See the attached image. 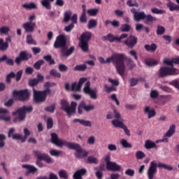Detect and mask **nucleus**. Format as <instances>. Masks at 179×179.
<instances>
[{
	"instance_id": "62",
	"label": "nucleus",
	"mask_w": 179,
	"mask_h": 179,
	"mask_svg": "<svg viewBox=\"0 0 179 179\" xmlns=\"http://www.w3.org/2000/svg\"><path fill=\"white\" fill-rule=\"evenodd\" d=\"M62 151L61 150H51L50 151V154L51 155V156H55L56 157H58V156H59V155H62Z\"/></svg>"
},
{
	"instance_id": "40",
	"label": "nucleus",
	"mask_w": 179,
	"mask_h": 179,
	"mask_svg": "<svg viewBox=\"0 0 179 179\" xmlns=\"http://www.w3.org/2000/svg\"><path fill=\"white\" fill-rule=\"evenodd\" d=\"M44 63H45V62L43 59L38 60L34 64V69H36V71H39V69H41V65H44Z\"/></svg>"
},
{
	"instance_id": "33",
	"label": "nucleus",
	"mask_w": 179,
	"mask_h": 179,
	"mask_svg": "<svg viewBox=\"0 0 179 179\" xmlns=\"http://www.w3.org/2000/svg\"><path fill=\"white\" fill-rule=\"evenodd\" d=\"M22 169H27L28 170L29 173H36L37 171V168H36L34 166L29 165V164H22Z\"/></svg>"
},
{
	"instance_id": "49",
	"label": "nucleus",
	"mask_w": 179,
	"mask_h": 179,
	"mask_svg": "<svg viewBox=\"0 0 179 179\" xmlns=\"http://www.w3.org/2000/svg\"><path fill=\"white\" fill-rule=\"evenodd\" d=\"M59 174V177L60 178H63V179H68L69 178V176H68V173L66 172V171L62 169L58 172Z\"/></svg>"
},
{
	"instance_id": "26",
	"label": "nucleus",
	"mask_w": 179,
	"mask_h": 179,
	"mask_svg": "<svg viewBox=\"0 0 179 179\" xmlns=\"http://www.w3.org/2000/svg\"><path fill=\"white\" fill-rule=\"evenodd\" d=\"M144 147L145 148V149L149 150L150 149H155V148H157V145H156V143L155 142H153L150 140H146L145 142Z\"/></svg>"
},
{
	"instance_id": "32",
	"label": "nucleus",
	"mask_w": 179,
	"mask_h": 179,
	"mask_svg": "<svg viewBox=\"0 0 179 179\" xmlns=\"http://www.w3.org/2000/svg\"><path fill=\"white\" fill-rule=\"evenodd\" d=\"M14 78H16V73H15L13 71H11L6 77V83L10 85V83H12V79Z\"/></svg>"
},
{
	"instance_id": "50",
	"label": "nucleus",
	"mask_w": 179,
	"mask_h": 179,
	"mask_svg": "<svg viewBox=\"0 0 179 179\" xmlns=\"http://www.w3.org/2000/svg\"><path fill=\"white\" fill-rule=\"evenodd\" d=\"M120 30L123 33H128V31H129V30H131V25H129L128 24H124L122 25Z\"/></svg>"
},
{
	"instance_id": "27",
	"label": "nucleus",
	"mask_w": 179,
	"mask_h": 179,
	"mask_svg": "<svg viewBox=\"0 0 179 179\" xmlns=\"http://www.w3.org/2000/svg\"><path fill=\"white\" fill-rule=\"evenodd\" d=\"M79 46L83 52H87L89 51V42L80 41Z\"/></svg>"
},
{
	"instance_id": "10",
	"label": "nucleus",
	"mask_w": 179,
	"mask_h": 179,
	"mask_svg": "<svg viewBox=\"0 0 179 179\" xmlns=\"http://www.w3.org/2000/svg\"><path fill=\"white\" fill-rule=\"evenodd\" d=\"M13 95L17 96L20 101H27L30 97V93H29L28 90H22L20 91L14 90L13 92Z\"/></svg>"
},
{
	"instance_id": "43",
	"label": "nucleus",
	"mask_w": 179,
	"mask_h": 179,
	"mask_svg": "<svg viewBox=\"0 0 179 179\" xmlns=\"http://www.w3.org/2000/svg\"><path fill=\"white\" fill-rule=\"evenodd\" d=\"M126 5H127V6H129V8H134V6H135L136 8H139V4L138 3V2H136V0H128L126 3Z\"/></svg>"
},
{
	"instance_id": "19",
	"label": "nucleus",
	"mask_w": 179,
	"mask_h": 179,
	"mask_svg": "<svg viewBox=\"0 0 179 179\" xmlns=\"http://www.w3.org/2000/svg\"><path fill=\"white\" fill-rule=\"evenodd\" d=\"M8 113L9 110H8L7 109L0 108V121H6V122L10 121V117L6 116V115L8 114Z\"/></svg>"
},
{
	"instance_id": "52",
	"label": "nucleus",
	"mask_w": 179,
	"mask_h": 179,
	"mask_svg": "<svg viewBox=\"0 0 179 179\" xmlns=\"http://www.w3.org/2000/svg\"><path fill=\"white\" fill-rule=\"evenodd\" d=\"M82 89V87L79 85L77 83H73L71 85V91L72 92H79Z\"/></svg>"
},
{
	"instance_id": "60",
	"label": "nucleus",
	"mask_w": 179,
	"mask_h": 179,
	"mask_svg": "<svg viewBox=\"0 0 179 179\" xmlns=\"http://www.w3.org/2000/svg\"><path fill=\"white\" fill-rule=\"evenodd\" d=\"M27 42L28 44H34V45L37 44V42L33 39V36H31V35H28L27 36Z\"/></svg>"
},
{
	"instance_id": "23",
	"label": "nucleus",
	"mask_w": 179,
	"mask_h": 179,
	"mask_svg": "<svg viewBox=\"0 0 179 179\" xmlns=\"http://www.w3.org/2000/svg\"><path fill=\"white\" fill-rule=\"evenodd\" d=\"M92 40V32L87 31L83 33L80 36V41H87L89 43Z\"/></svg>"
},
{
	"instance_id": "29",
	"label": "nucleus",
	"mask_w": 179,
	"mask_h": 179,
	"mask_svg": "<svg viewBox=\"0 0 179 179\" xmlns=\"http://www.w3.org/2000/svg\"><path fill=\"white\" fill-rule=\"evenodd\" d=\"M156 20H157V18H156V17H153L150 14L145 15V24H151V23H153V22H156Z\"/></svg>"
},
{
	"instance_id": "54",
	"label": "nucleus",
	"mask_w": 179,
	"mask_h": 179,
	"mask_svg": "<svg viewBox=\"0 0 179 179\" xmlns=\"http://www.w3.org/2000/svg\"><path fill=\"white\" fill-rule=\"evenodd\" d=\"M151 12H152V13H155V15H163L164 13H166V10H160L157 8H152Z\"/></svg>"
},
{
	"instance_id": "57",
	"label": "nucleus",
	"mask_w": 179,
	"mask_h": 179,
	"mask_svg": "<svg viewBox=\"0 0 179 179\" xmlns=\"http://www.w3.org/2000/svg\"><path fill=\"white\" fill-rule=\"evenodd\" d=\"M34 156L35 157H37V159L38 160H43V157H44V155L41 154V151L38 150H34Z\"/></svg>"
},
{
	"instance_id": "51",
	"label": "nucleus",
	"mask_w": 179,
	"mask_h": 179,
	"mask_svg": "<svg viewBox=\"0 0 179 179\" xmlns=\"http://www.w3.org/2000/svg\"><path fill=\"white\" fill-rule=\"evenodd\" d=\"M5 141H6V136L0 134V149L5 147Z\"/></svg>"
},
{
	"instance_id": "16",
	"label": "nucleus",
	"mask_w": 179,
	"mask_h": 179,
	"mask_svg": "<svg viewBox=\"0 0 179 179\" xmlns=\"http://www.w3.org/2000/svg\"><path fill=\"white\" fill-rule=\"evenodd\" d=\"M124 44L129 48H134V46L138 44V38L135 36L130 35L127 39L124 41Z\"/></svg>"
},
{
	"instance_id": "64",
	"label": "nucleus",
	"mask_w": 179,
	"mask_h": 179,
	"mask_svg": "<svg viewBox=\"0 0 179 179\" xmlns=\"http://www.w3.org/2000/svg\"><path fill=\"white\" fill-rule=\"evenodd\" d=\"M169 85L171 86H173V87H176V89H178L179 90V82L178 80H173L169 83Z\"/></svg>"
},
{
	"instance_id": "61",
	"label": "nucleus",
	"mask_w": 179,
	"mask_h": 179,
	"mask_svg": "<svg viewBox=\"0 0 179 179\" xmlns=\"http://www.w3.org/2000/svg\"><path fill=\"white\" fill-rule=\"evenodd\" d=\"M29 85L31 87H34V86H37L38 85V80H37V78L31 79L29 80Z\"/></svg>"
},
{
	"instance_id": "30",
	"label": "nucleus",
	"mask_w": 179,
	"mask_h": 179,
	"mask_svg": "<svg viewBox=\"0 0 179 179\" xmlns=\"http://www.w3.org/2000/svg\"><path fill=\"white\" fill-rule=\"evenodd\" d=\"M166 6L169 8L171 12H174V10H179V5H177L172 1H169L166 4Z\"/></svg>"
},
{
	"instance_id": "48",
	"label": "nucleus",
	"mask_w": 179,
	"mask_h": 179,
	"mask_svg": "<svg viewBox=\"0 0 179 179\" xmlns=\"http://www.w3.org/2000/svg\"><path fill=\"white\" fill-rule=\"evenodd\" d=\"M13 139L17 140V141H21L22 143H24V142H26L25 138L22 136L20 134H15L13 135Z\"/></svg>"
},
{
	"instance_id": "13",
	"label": "nucleus",
	"mask_w": 179,
	"mask_h": 179,
	"mask_svg": "<svg viewBox=\"0 0 179 179\" xmlns=\"http://www.w3.org/2000/svg\"><path fill=\"white\" fill-rule=\"evenodd\" d=\"M83 92L85 94H89L92 100H96L97 99V90L90 88V81H87L85 87L83 88Z\"/></svg>"
},
{
	"instance_id": "4",
	"label": "nucleus",
	"mask_w": 179,
	"mask_h": 179,
	"mask_svg": "<svg viewBox=\"0 0 179 179\" xmlns=\"http://www.w3.org/2000/svg\"><path fill=\"white\" fill-rule=\"evenodd\" d=\"M70 20L71 21V23L64 27V31H66V33L72 31L75 27V24H78V14H73L72 15V10H67L64 13L62 22L63 23H69Z\"/></svg>"
},
{
	"instance_id": "36",
	"label": "nucleus",
	"mask_w": 179,
	"mask_h": 179,
	"mask_svg": "<svg viewBox=\"0 0 179 179\" xmlns=\"http://www.w3.org/2000/svg\"><path fill=\"white\" fill-rule=\"evenodd\" d=\"M112 124H113V126L115 127V128H121L122 129V127H124V125H125L124 124V122H121L118 120H113L112 121Z\"/></svg>"
},
{
	"instance_id": "7",
	"label": "nucleus",
	"mask_w": 179,
	"mask_h": 179,
	"mask_svg": "<svg viewBox=\"0 0 179 179\" xmlns=\"http://www.w3.org/2000/svg\"><path fill=\"white\" fill-rule=\"evenodd\" d=\"M179 75L178 69L170 66H162L158 71V78H167V76H176Z\"/></svg>"
},
{
	"instance_id": "1",
	"label": "nucleus",
	"mask_w": 179,
	"mask_h": 179,
	"mask_svg": "<svg viewBox=\"0 0 179 179\" xmlns=\"http://www.w3.org/2000/svg\"><path fill=\"white\" fill-rule=\"evenodd\" d=\"M51 142L53 145H56L58 148H62V146H66L68 149L76 150L74 156L76 159H83V157H87L89 152L82 148L80 145L72 142H68L65 140L59 139L58 134L56 133H52L50 134Z\"/></svg>"
},
{
	"instance_id": "25",
	"label": "nucleus",
	"mask_w": 179,
	"mask_h": 179,
	"mask_svg": "<svg viewBox=\"0 0 179 179\" xmlns=\"http://www.w3.org/2000/svg\"><path fill=\"white\" fill-rule=\"evenodd\" d=\"M73 122H74V124H76V122H79L81 125H83V127H92V122H90V120H85L83 119H74L73 120Z\"/></svg>"
},
{
	"instance_id": "35",
	"label": "nucleus",
	"mask_w": 179,
	"mask_h": 179,
	"mask_svg": "<svg viewBox=\"0 0 179 179\" xmlns=\"http://www.w3.org/2000/svg\"><path fill=\"white\" fill-rule=\"evenodd\" d=\"M145 64L147 65V66H155V65H157L159 62L157 60L149 59L145 61Z\"/></svg>"
},
{
	"instance_id": "5",
	"label": "nucleus",
	"mask_w": 179,
	"mask_h": 179,
	"mask_svg": "<svg viewBox=\"0 0 179 179\" xmlns=\"http://www.w3.org/2000/svg\"><path fill=\"white\" fill-rule=\"evenodd\" d=\"M157 167L159 169H164L165 170H168V171H172L174 170V168L172 166L167 165L163 163H157L156 162L152 161L150 164V166L147 171V176L148 179H153L155 178V175L157 173Z\"/></svg>"
},
{
	"instance_id": "20",
	"label": "nucleus",
	"mask_w": 179,
	"mask_h": 179,
	"mask_svg": "<svg viewBox=\"0 0 179 179\" xmlns=\"http://www.w3.org/2000/svg\"><path fill=\"white\" fill-rule=\"evenodd\" d=\"M61 110L65 111L69 115V102L66 99H62L60 101Z\"/></svg>"
},
{
	"instance_id": "39",
	"label": "nucleus",
	"mask_w": 179,
	"mask_h": 179,
	"mask_svg": "<svg viewBox=\"0 0 179 179\" xmlns=\"http://www.w3.org/2000/svg\"><path fill=\"white\" fill-rule=\"evenodd\" d=\"M97 27V20L94 19H91L89 20L87 27L90 30L92 29H94V27Z\"/></svg>"
},
{
	"instance_id": "11",
	"label": "nucleus",
	"mask_w": 179,
	"mask_h": 179,
	"mask_svg": "<svg viewBox=\"0 0 179 179\" xmlns=\"http://www.w3.org/2000/svg\"><path fill=\"white\" fill-rule=\"evenodd\" d=\"M31 57V53L29 52L28 51H21L19 54V57L15 58V62L17 64V65H20L22 61H29Z\"/></svg>"
},
{
	"instance_id": "47",
	"label": "nucleus",
	"mask_w": 179,
	"mask_h": 179,
	"mask_svg": "<svg viewBox=\"0 0 179 179\" xmlns=\"http://www.w3.org/2000/svg\"><path fill=\"white\" fill-rule=\"evenodd\" d=\"M120 145H122V148H124L125 149L132 148V145L124 138L120 141Z\"/></svg>"
},
{
	"instance_id": "55",
	"label": "nucleus",
	"mask_w": 179,
	"mask_h": 179,
	"mask_svg": "<svg viewBox=\"0 0 179 179\" xmlns=\"http://www.w3.org/2000/svg\"><path fill=\"white\" fill-rule=\"evenodd\" d=\"M87 162L88 163H90V164H97L99 163V160L97 159V158L93 156L88 157Z\"/></svg>"
},
{
	"instance_id": "18",
	"label": "nucleus",
	"mask_w": 179,
	"mask_h": 179,
	"mask_svg": "<svg viewBox=\"0 0 179 179\" xmlns=\"http://www.w3.org/2000/svg\"><path fill=\"white\" fill-rule=\"evenodd\" d=\"M22 27L26 33H33L36 29V23L25 22L22 24Z\"/></svg>"
},
{
	"instance_id": "37",
	"label": "nucleus",
	"mask_w": 179,
	"mask_h": 179,
	"mask_svg": "<svg viewBox=\"0 0 179 179\" xmlns=\"http://www.w3.org/2000/svg\"><path fill=\"white\" fill-rule=\"evenodd\" d=\"M43 59H45L46 62H49V65H55V60L52 59V56H51L50 55L44 56Z\"/></svg>"
},
{
	"instance_id": "53",
	"label": "nucleus",
	"mask_w": 179,
	"mask_h": 179,
	"mask_svg": "<svg viewBox=\"0 0 179 179\" xmlns=\"http://www.w3.org/2000/svg\"><path fill=\"white\" fill-rule=\"evenodd\" d=\"M104 88L106 89V93H111L113 92H117V88L113 85L110 87H108V86H107V84H105Z\"/></svg>"
},
{
	"instance_id": "46",
	"label": "nucleus",
	"mask_w": 179,
	"mask_h": 179,
	"mask_svg": "<svg viewBox=\"0 0 179 179\" xmlns=\"http://www.w3.org/2000/svg\"><path fill=\"white\" fill-rule=\"evenodd\" d=\"M10 31L9 27H0V34H3L4 36H8Z\"/></svg>"
},
{
	"instance_id": "58",
	"label": "nucleus",
	"mask_w": 179,
	"mask_h": 179,
	"mask_svg": "<svg viewBox=\"0 0 179 179\" xmlns=\"http://www.w3.org/2000/svg\"><path fill=\"white\" fill-rule=\"evenodd\" d=\"M136 157L138 160H141L143 157H146V155L142 151H137L136 153Z\"/></svg>"
},
{
	"instance_id": "44",
	"label": "nucleus",
	"mask_w": 179,
	"mask_h": 179,
	"mask_svg": "<svg viewBox=\"0 0 179 179\" xmlns=\"http://www.w3.org/2000/svg\"><path fill=\"white\" fill-rule=\"evenodd\" d=\"M83 110H85V111H87V113H89V111H92V110H94V106L93 105L87 106L85 101H83Z\"/></svg>"
},
{
	"instance_id": "34",
	"label": "nucleus",
	"mask_w": 179,
	"mask_h": 179,
	"mask_svg": "<svg viewBox=\"0 0 179 179\" xmlns=\"http://www.w3.org/2000/svg\"><path fill=\"white\" fill-rule=\"evenodd\" d=\"M78 106V103L75 101H71V106H69V115L71 114H75L76 113V106Z\"/></svg>"
},
{
	"instance_id": "12",
	"label": "nucleus",
	"mask_w": 179,
	"mask_h": 179,
	"mask_svg": "<svg viewBox=\"0 0 179 179\" xmlns=\"http://www.w3.org/2000/svg\"><path fill=\"white\" fill-rule=\"evenodd\" d=\"M128 34H122L120 37L114 36L112 34H108L106 36H103L104 40H107L110 43H114V41H117V43H122L123 38H127Z\"/></svg>"
},
{
	"instance_id": "41",
	"label": "nucleus",
	"mask_w": 179,
	"mask_h": 179,
	"mask_svg": "<svg viewBox=\"0 0 179 179\" xmlns=\"http://www.w3.org/2000/svg\"><path fill=\"white\" fill-rule=\"evenodd\" d=\"M86 69H87V66H86V64L77 65L73 68V71H78L81 72L86 71Z\"/></svg>"
},
{
	"instance_id": "3",
	"label": "nucleus",
	"mask_w": 179,
	"mask_h": 179,
	"mask_svg": "<svg viewBox=\"0 0 179 179\" xmlns=\"http://www.w3.org/2000/svg\"><path fill=\"white\" fill-rule=\"evenodd\" d=\"M116 57H117L115 65L116 71L120 76H124L125 73V63L124 61H127V65L131 64L134 61L122 53H116Z\"/></svg>"
},
{
	"instance_id": "8",
	"label": "nucleus",
	"mask_w": 179,
	"mask_h": 179,
	"mask_svg": "<svg viewBox=\"0 0 179 179\" xmlns=\"http://www.w3.org/2000/svg\"><path fill=\"white\" fill-rule=\"evenodd\" d=\"M34 101L35 103H44L47 99V94H51L50 89H45L43 91H37L34 88Z\"/></svg>"
},
{
	"instance_id": "59",
	"label": "nucleus",
	"mask_w": 179,
	"mask_h": 179,
	"mask_svg": "<svg viewBox=\"0 0 179 179\" xmlns=\"http://www.w3.org/2000/svg\"><path fill=\"white\" fill-rule=\"evenodd\" d=\"M42 160H44L46 163H48V164H50L51 163H52V158H51V157H50L48 155H44Z\"/></svg>"
},
{
	"instance_id": "63",
	"label": "nucleus",
	"mask_w": 179,
	"mask_h": 179,
	"mask_svg": "<svg viewBox=\"0 0 179 179\" xmlns=\"http://www.w3.org/2000/svg\"><path fill=\"white\" fill-rule=\"evenodd\" d=\"M58 69L60 72H66L68 71V66L63 64H59Z\"/></svg>"
},
{
	"instance_id": "9",
	"label": "nucleus",
	"mask_w": 179,
	"mask_h": 179,
	"mask_svg": "<svg viewBox=\"0 0 179 179\" xmlns=\"http://www.w3.org/2000/svg\"><path fill=\"white\" fill-rule=\"evenodd\" d=\"M106 163V169L108 171H120L121 170V166L117 164V163L114 162H111V157L110 155H107L104 159Z\"/></svg>"
},
{
	"instance_id": "56",
	"label": "nucleus",
	"mask_w": 179,
	"mask_h": 179,
	"mask_svg": "<svg viewBox=\"0 0 179 179\" xmlns=\"http://www.w3.org/2000/svg\"><path fill=\"white\" fill-rule=\"evenodd\" d=\"M50 76H54V78H61V73L57 72L55 69H52L50 71Z\"/></svg>"
},
{
	"instance_id": "38",
	"label": "nucleus",
	"mask_w": 179,
	"mask_h": 179,
	"mask_svg": "<svg viewBox=\"0 0 179 179\" xmlns=\"http://www.w3.org/2000/svg\"><path fill=\"white\" fill-rule=\"evenodd\" d=\"M144 48L146 51L155 52V50H157V45H156L155 43H152L151 45H145Z\"/></svg>"
},
{
	"instance_id": "17",
	"label": "nucleus",
	"mask_w": 179,
	"mask_h": 179,
	"mask_svg": "<svg viewBox=\"0 0 179 179\" xmlns=\"http://www.w3.org/2000/svg\"><path fill=\"white\" fill-rule=\"evenodd\" d=\"M118 58L115 54H113L111 55V57H108L106 60H105L103 57H99L98 59L100 62V64H110V62H113V64H115L116 65V59Z\"/></svg>"
},
{
	"instance_id": "15",
	"label": "nucleus",
	"mask_w": 179,
	"mask_h": 179,
	"mask_svg": "<svg viewBox=\"0 0 179 179\" xmlns=\"http://www.w3.org/2000/svg\"><path fill=\"white\" fill-rule=\"evenodd\" d=\"M174 132H176V125L173 124L170 127L168 131L165 134L164 138L159 140H157L156 143H159V142H165V143H167V142H169V138H167V137L171 138V136H173V135L174 134Z\"/></svg>"
},
{
	"instance_id": "21",
	"label": "nucleus",
	"mask_w": 179,
	"mask_h": 179,
	"mask_svg": "<svg viewBox=\"0 0 179 179\" xmlns=\"http://www.w3.org/2000/svg\"><path fill=\"white\" fill-rule=\"evenodd\" d=\"M6 62V65H8L9 66H13V65H15V61H13V59L8 58L6 55H3L0 57V64L1 62Z\"/></svg>"
},
{
	"instance_id": "24",
	"label": "nucleus",
	"mask_w": 179,
	"mask_h": 179,
	"mask_svg": "<svg viewBox=\"0 0 179 179\" xmlns=\"http://www.w3.org/2000/svg\"><path fill=\"white\" fill-rule=\"evenodd\" d=\"M144 113L145 114H148L149 120H150V118H152V117H155L156 115V110H155V109H151L150 106H146L144 108Z\"/></svg>"
},
{
	"instance_id": "28",
	"label": "nucleus",
	"mask_w": 179,
	"mask_h": 179,
	"mask_svg": "<svg viewBox=\"0 0 179 179\" xmlns=\"http://www.w3.org/2000/svg\"><path fill=\"white\" fill-rule=\"evenodd\" d=\"M22 8L27 10H31V9H37V4L33 2L30 3H26L22 5Z\"/></svg>"
},
{
	"instance_id": "45",
	"label": "nucleus",
	"mask_w": 179,
	"mask_h": 179,
	"mask_svg": "<svg viewBox=\"0 0 179 179\" xmlns=\"http://www.w3.org/2000/svg\"><path fill=\"white\" fill-rule=\"evenodd\" d=\"M56 107H57V103H53L45 108V111H47V113H51L52 114L55 111Z\"/></svg>"
},
{
	"instance_id": "31",
	"label": "nucleus",
	"mask_w": 179,
	"mask_h": 179,
	"mask_svg": "<svg viewBox=\"0 0 179 179\" xmlns=\"http://www.w3.org/2000/svg\"><path fill=\"white\" fill-rule=\"evenodd\" d=\"M55 0H42L41 3L43 8L48 9V10H50L51 9V2H54Z\"/></svg>"
},
{
	"instance_id": "14",
	"label": "nucleus",
	"mask_w": 179,
	"mask_h": 179,
	"mask_svg": "<svg viewBox=\"0 0 179 179\" xmlns=\"http://www.w3.org/2000/svg\"><path fill=\"white\" fill-rule=\"evenodd\" d=\"M131 13L134 15V19L135 22H141V20H144L146 18V14H145V11L138 12L136 8H132L130 10Z\"/></svg>"
},
{
	"instance_id": "6",
	"label": "nucleus",
	"mask_w": 179,
	"mask_h": 179,
	"mask_svg": "<svg viewBox=\"0 0 179 179\" xmlns=\"http://www.w3.org/2000/svg\"><path fill=\"white\" fill-rule=\"evenodd\" d=\"M33 112V106H23L22 107L16 110V111L13 112V115H17L18 117L14 119V122H17V120L20 122H22L26 120V114H30Z\"/></svg>"
},
{
	"instance_id": "42",
	"label": "nucleus",
	"mask_w": 179,
	"mask_h": 179,
	"mask_svg": "<svg viewBox=\"0 0 179 179\" xmlns=\"http://www.w3.org/2000/svg\"><path fill=\"white\" fill-rule=\"evenodd\" d=\"M166 33V28L164 27L158 25L157 27V36H163Z\"/></svg>"
},
{
	"instance_id": "2",
	"label": "nucleus",
	"mask_w": 179,
	"mask_h": 179,
	"mask_svg": "<svg viewBox=\"0 0 179 179\" xmlns=\"http://www.w3.org/2000/svg\"><path fill=\"white\" fill-rule=\"evenodd\" d=\"M66 36L65 35L61 34L56 37V40L54 43V48L58 49L61 48L60 52L62 54V57H68L70 55L73 54V51H75V46H71L69 49H67L66 47Z\"/></svg>"
},
{
	"instance_id": "22",
	"label": "nucleus",
	"mask_w": 179,
	"mask_h": 179,
	"mask_svg": "<svg viewBox=\"0 0 179 179\" xmlns=\"http://www.w3.org/2000/svg\"><path fill=\"white\" fill-rule=\"evenodd\" d=\"M86 173H87V171L86 169H81L80 170H78L76 171L73 176V178L74 179H83L82 178L83 176L86 175Z\"/></svg>"
}]
</instances>
